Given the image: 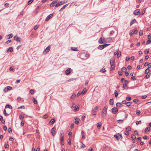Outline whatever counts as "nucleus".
<instances>
[{"label": "nucleus", "instance_id": "c756f323", "mask_svg": "<svg viewBox=\"0 0 151 151\" xmlns=\"http://www.w3.org/2000/svg\"><path fill=\"white\" fill-rule=\"evenodd\" d=\"M33 101L35 104H37V100L35 98L33 99Z\"/></svg>", "mask_w": 151, "mask_h": 151}, {"label": "nucleus", "instance_id": "f8f14e48", "mask_svg": "<svg viewBox=\"0 0 151 151\" xmlns=\"http://www.w3.org/2000/svg\"><path fill=\"white\" fill-rule=\"evenodd\" d=\"M115 59L114 58H111L110 60V64H114Z\"/></svg>", "mask_w": 151, "mask_h": 151}, {"label": "nucleus", "instance_id": "603ef678", "mask_svg": "<svg viewBox=\"0 0 151 151\" xmlns=\"http://www.w3.org/2000/svg\"><path fill=\"white\" fill-rule=\"evenodd\" d=\"M4 147L5 148H8L9 147V145L7 144H5Z\"/></svg>", "mask_w": 151, "mask_h": 151}, {"label": "nucleus", "instance_id": "6e6552de", "mask_svg": "<svg viewBox=\"0 0 151 151\" xmlns=\"http://www.w3.org/2000/svg\"><path fill=\"white\" fill-rule=\"evenodd\" d=\"M106 41L104 39L102 38V37H101L100 39L99 40V42L100 43H105Z\"/></svg>", "mask_w": 151, "mask_h": 151}, {"label": "nucleus", "instance_id": "f3484780", "mask_svg": "<svg viewBox=\"0 0 151 151\" xmlns=\"http://www.w3.org/2000/svg\"><path fill=\"white\" fill-rule=\"evenodd\" d=\"M55 121V119H52L50 122L49 123L50 124H52L54 123Z\"/></svg>", "mask_w": 151, "mask_h": 151}, {"label": "nucleus", "instance_id": "864d4df0", "mask_svg": "<svg viewBox=\"0 0 151 151\" xmlns=\"http://www.w3.org/2000/svg\"><path fill=\"white\" fill-rule=\"evenodd\" d=\"M114 137L116 138V139L117 140H119V137L116 135H114Z\"/></svg>", "mask_w": 151, "mask_h": 151}, {"label": "nucleus", "instance_id": "6e6d98bb", "mask_svg": "<svg viewBox=\"0 0 151 151\" xmlns=\"http://www.w3.org/2000/svg\"><path fill=\"white\" fill-rule=\"evenodd\" d=\"M72 134V132H69L68 135L70 138L71 137Z\"/></svg>", "mask_w": 151, "mask_h": 151}, {"label": "nucleus", "instance_id": "052dcab7", "mask_svg": "<svg viewBox=\"0 0 151 151\" xmlns=\"http://www.w3.org/2000/svg\"><path fill=\"white\" fill-rule=\"evenodd\" d=\"M138 101V100L136 99H134L133 100V101L135 104H136L137 102Z\"/></svg>", "mask_w": 151, "mask_h": 151}, {"label": "nucleus", "instance_id": "9d476101", "mask_svg": "<svg viewBox=\"0 0 151 151\" xmlns=\"http://www.w3.org/2000/svg\"><path fill=\"white\" fill-rule=\"evenodd\" d=\"M140 13V11L139 9L135 10L134 12V14L135 15H137L138 13Z\"/></svg>", "mask_w": 151, "mask_h": 151}, {"label": "nucleus", "instance_id": "4be33fe9", "mask_svg": "<svg viewBox=\"0 0 151 151\" xmlns=\"http://www.w3.org/2000/svg\"><path fill=\"white\" fill-rule=\"evenodd\" d=\"M86 88H84L83 89V91H82V92H81L82 93V94H83V95H84V94H85L86 93Z\"/></svg>", "mask_w": 151, "mask_h": 151}, {"label": "nucleus", "instance_id": "c85d7f7f", "mask_svg": "<svg viewBox=\"0 0 151 151\" xmlns=\"http://www.w3.org/2000/svg\"><path fill=\"white\" fill-rule=\"evenodd\" d=\"M131 104V102L129 101H128L126 103V105L127 106H129Z\"/></svg>", "mask_w": 151, "mask_h": 151}, {"label": "nucleus", "instance_id": "2eb2a0df", "mask_svg": "<svg viewBox=\"0 0 151 151\" xmlns=\"http://www.w3.org/2000/svg\"><path fill=\"white\" fill-rule=\"evenodd\" d=\"M116 106H117L119 107H121L123 106L121 103L118 102L116 104Z\"/></svg>", "mask_w": 151, "mask_h": 151}, {"label": "nucleus", "instance_id": "09e8293b", "mask_svg": "<svg viewBox=\"0 0 151 151\" xmlns=\"http://www.w3.org/2000/svg\"><path fill=\"white\" fill-rule=\"evenodd\" d=\"M61 5V4H60V3H58L57 4H56L55 5V6L56 7H58Z\"/></svg>", "mask_w": 151, "mask_h": 151}, {"label": "nucleus", "instance_id": "39448f33", "mask_svg": "<svg viewBox=\"0 0 151 151\" xmlns=\"http://www.w3.org/2000/svg\"><path fill=\"white\" fill-rule=\"evenodd\" d=\"M118 111V109L116 107L113 108L112 109V112L114 114H115Z\"/></svg>", "mask_w": 151, "mask_h": 151}, {"label": "nucleus", "instance_id": "774afa93", "mask_svg": "<svg viewBox=\"0 0 151 151\" xmlns=\"http://www.w3.org/2000/svg\"><path fill=\"white\" fill-rule=\"evenodd\" d=\"M58 2V1L57 0H55V1H53L52 3V4H54L57 3Z\"/></svg>", "mask_w": 151, "mask_h": 151}, {"label": "nucleus", "instance_id": "0eeeda50", "mask_svg": "<svg viewBox=\"0 0 151 151\" xmlns=\"http://www.w3.org/2000/svg\"><path fill=\"white\" fill-rule=\"evenodd\" d=\"M50 49V46H48L45 49V50L43 52L44 53H45L46 54L47 53V52H48Z\"/></svg>", "mask_w": 151, "mask_h": 151}, {"label": "nucleus", "instance_id": "4c0bfd02", "mask_svg": "<svg viewBox=\"0 0 151 151\" xmlns=\"http://www.w3.org/2000/svg\"><path fill=\"white\" fill-rule=\"evenodd\" d=\"M131 137L132 139H135L136 138L134 134H132L131 135Z\"/></svg>", "mask_w": 151, "mask_h": 151}, {"label": "nucleus", "instance_id": "7c9ffc66", "mask_svg": "<svg viewBox=\"0 0 151 151\" xmlns=\"http://www.w3.org/2000/svg\"><path fill=\"white\" fill-rule=\"evenodd\" d=\"M131 129V128L130 127H126V131H128L130 130Z\"/></svg>", "mask_w": 151, "mask_h": 151}, {"label": "nucleus", "instance_id": "338daca9", "mask_svg": "<svg viewBox=\"0 0 151 151\" xmlns=\"http://www.w3.org/2000/svg\"><path fill=\"white\" fill-rule=\"evenodd\" d=\"M118 73H119V75H120V76L122 75V71H119Z\"/></svg>", "mask_w": 151, "mask_h": 151}, {"label": "nucleus", "instance_id": "1a4fd4ad", "mask_svg": "<svg viewBox=\"0 0 151 151\" xmlns=\"http://www.w3.org/2000/svg\"><path fill=\"white\" fill-rule=\"evenodd\" d=\"M71 69L70 68H68L65 71L66 74L67 75H69L71 72Z\"/></svg>", "mask_w": 151, "mask_h": 151}, {"label": "nucleus", "instance_id": "4d7b16f0", "mask_svg": "<svg viewBox=\"0 0 151 151\" xmlns=\"http://www.w3.org/2000/svg\"><path fill=\"white\" fill-rule=\"evenodd\" d=\"M141 137H138L137 139V141L138 142H139V141H141Z\"/></svg>", "mask_w": 151, "mask_h": 151}, {"label": "nucleus", "instance_id": "de8ad7c7", "mask_svg": "<svg viewBox=\"0 0 151 151\" xmlns=\"http://www.w3.org/2000/svg\"><path fill=\"white\" fill-rule=\"evenodd\" d=\"M81 148H83L86 147V146L83 143H81Z\"/></svg>", "mask_w": 151, "mask_h": 151}, {"label": "nucleus", "instance_id": "f03ea898", "mask_svg": "<svg viewBox=\"0 0 151 151\" xmlns=\"http://www.w3.org/2000/svg\"><path fill=\"white\" fill-rule=\"evenodd\" d=\"M72 107L74 108V111L76 112L78 110L79 107L78 106L76 105L74 103L73 104V105Z\"/></svg>", "mask_w": 151, "mask_h": 151}, {"label": "nucleus", "instance_id": "bf43d9fd", "mask_svg": "<svg viewBox=\"0 0 151 151\" xmlns=\"http://www.w3.org/2000/svg\"><path fill=\"white\" fill-rule=\"evenodd\" d=\"M151 42V41L150 40H148L147 42V44H149Z\"/></svg>", "mask_w": 151, "mask_h": 151}, {"label": "nucleus", "instance_id": "4468645a", "mask_svg": "<svg viewBox=\"0 0 151 151\" xmlns=\"http://www.w3.org/2000/svg\"><path fill=\"white\" fill-rule=\"evenodd\" d=\"M98 109V107L97 106H96L92 110V112L93 113L96 112V111H97Z\"/></svg>", "mask_w": 151, "mask_h": 151}, {"label": "nucleus", "instance_id": "69168bd1", "mask_svg": "<svg viewBox=\"0 0 151 151\" xmlns=\"http://www.w3.org/2000/svg\"><path fill=\"white\" fill-rule=\"evenodd\" d=\"M48 117V116L47 114H45L43 116V117L45 119H46Z\"/></svg>", "mask_w": 151, "mask_h": 151}, {"label": "nucleus", "instance_id": "f704fd0d", "mask_svg": "<svg viewBox=\"0 0 151 151\" xmlns=\"http://www.w3.org/2000/svg\"><path fill=\"white\" fill-rule=\"evenodd\" d=\"M126 99L127 101H129L131 100V97L130 96H128L126 97Z\"/></svg>", "mask_w": 151, "mask_h": 151}, {"label": "nucleus", "instance_id": "49530a36", "mask_svg": "<svg viewBox=\"0 0 151 151\" xmlns=\"http://www.w3.org/2000/svg\"><path fill=\"white\" fill-rule=\"evenodd\" d=\"M150 127H147L146 128L145 131V132H146L147 131V132H148V131H150Z\"/></svg>", "mask_w": 151, "mask_h": 151}, {"label": "nucleus", "instance_id": "7ed1b4c3", "mask_svg": "<svg viewBox=\"0 0 151 151\" xmlns=\"http://www.w3.org/2000/svg\"><path fill=\"white\" fill-rule=\"evenodd\" d=\"M109 45V44H106L100 45L99 46L98 48L100 50H102L105 47Z\"/></svg>", "mask_w": 151, "mask_h": 151}, {"label": "nucleus", "instance_id": "473e14b6", "mask_svg": "<svg viewBox=\"0 0 151 151\" xmlns=\"http://www.w3.org/2000/svg\"><path fill=\"white\" fill-rule=\"evenodd\" d=\"M143 30H140L139 32V35L140 36H141L143 35Z\"/></svg>", "mask_w": 151, "mask_h": 151}, {"label": "nucleus", "instance_id": "6ab92c4d", "mask_svg": "<svg viewBox=\"0 0 151 151\" xmlns=\"http://www.w3.org/2000/svg\"><path fill=\"white\" fill-rule=\"evenodd\" d=\"M71 49L72 50L74 51H78V48L76 47H72L71 48Z\"/></svg>", "mask_w": 151, "mask_h": 151}, {"label": "nucleus", "instance_id": "37998d69", "mask_svg": "<svg viewBox=\"0 0 151 151\" xmlns=\"http://www.w3.org/2000/svg\"><path fill=\"white\" fill-rule=\"evenodd\" d=\"M127 70L126 68L125 67H123L122 68V71H125Z\"/></svg>", "mask_w": 151, "mask_h": 151}, {"label": "nucleus", "instance_id": "c03bdc74", "mask_svg": "<svg viewBox=\"0 0 151 151\" xmlns=\"http://www.w3.org/2000/svg\"><path fill=\"white\" fill-rule=\"evenodd\" d=\"M8 36L9 37L8 39H10V38H12L13 37V35L12 34H10L9 35H8Z\"/></svg>", "mask_w": 151, "mask_h": 151}, {"label": "nucleus", "instance_id": "ddd939ff", "mask_svg": "<svg viewBox=\"0 0 151 151\" xmlns=\"http://www.w3.org/2000/svg\"><path fill=\"white\" fill-rule=\"evenodd\" d=\"M111 66V70H113L115 67V65L114 64H110Z\"/></svg>", "mask_w": 151, "mask_h": 151}, {"label": "nucleus", "instance_id": "b1692460", "mask_svg": "<svg viewBox=\"0 0 151 151\" xmlns=\"http://www.w3.org/2000/svg\"><path fill=\"white\" fill-rule=\"evenodd\" d=\"M150 71V70L149 69V68H147V69H146L145 71V74H147Z\"/></svg>", "mask_w": 151, "mask_h": 151}, {"label": "nucleus", "instance_id": "412c9836", "mask_svg": "<svg viewBox=\"0 0 151 151\" xmlns=\"http://www.w3.org/2000/svg\"><path fill=\"white\" fill-rule=\"evenodd\" d=\"M5 107L6 108H9V109H12V106L9 105H6V106Z\"/></svg>", "mask_w": 151, "mask_h": 151}, {"label": "nucleus", "instance_id": "3c124183", "mask_svg": "<svg viewBox=\"0 0 151 151\" xmlns=\"http://www.w3.org/2000/svg\"><path fill=\"white\" fill-rule=\"evenodd\" d=\"M149 52V50L148 49H146L145 51V54H147Z\"/></svg>", "mask_w": 151, "mask_h": 151}, {"label": "nucleus", "instance_id": "2f4dec72", "mask_svg": "<svg viewBox=\"0 0 151 151\" xmlns=\"http://www.w3.org/2000/svg\"><path fill=\"white\" fill-rule=\"evenodd\" d=\"M101 126V123H97V127L98 128H100V127Z\"/></svg>", "mask_w": 151, "mask_h": 151}, {"label": "nucleus", "instance_id": "dca6fc26", "mask_svg": "<svg viewBox=\"0 0 151 151\" xmlns=\"http://www.w3.org/2000/svg\"><path fill=\"white\" fill-rule=\"evenodd\" d=\"M75 123L76 124H78L79 122L80 119L79 118H76L75 119Z\"/></svg>", "mask_w": 151, "mask_h": 151}, {"label": "nucleus", "instance_id": "5fc2aeb1", "mask_svg": "<svg viewBox=\"0 0 151 151\" xmlns=\"http://www.w3.org/2000/svg\"><path fill=\"white\" fill-rule=\"evenodd\" d=\"M9 140H10L11 141H13L14 140V139L13 138V137H9Z\"/></svg>", "mask_w": 151, "mask_h": 151}, {"label": "nucleus", "instance_id": "8fccbe9b", "mask_svg": "<svg viewBox=\"0 0 151 151\" xmlns=\"http://www.w3.org/2000/svg\"><path fill=\"white\" fill-rule=\"evenodd\" d=\"M141 113L140 111L139 110H137L136 111V113L137 114H139Z\"/></svg>", "mask_w": 151, "mask_h": 151}, {"label": "nucleus", "instance_id": "e2e57ef3", "mask_svg": "<svg viewBox=\"0 0 151 151\" xmlns=\"http://www.w3.org/2000/svg\"><path fill=\"white\" fill-rule=\"evenodd\" d=\"M38 27V26H37V25H35L34 27V29L35 30H36L37 29Z\"/></svg>", "mask_w": 151, "mask_h": 151}, {"label": "nucleus", "instance_id": "a19ab883", "mask_svg": "<svg viewBox=\"0 0 151 151\" xmlns=\"http://www.w3.org/2000/svg\"><path fill=\"white\" fill-rule=\"evenodd\" d=\"M76 95L75 93L73 94L71 97V99H73L75 97Z\"/></svg>", "mask_w": 151, "mask_h": 151}, {"label": "nucleus", "instance_id": "9b49d317", "mask_svg": "<svg viewBox=\"0 0 151 151\" xmlns=\"http://www.w3.org/2000/svg\"><path fill=\"white\" fill-rule=\"evenodd\" d=\"M53 14H52L48 15L46 18L45 20L48 21L50 19L52 16Z\"/></svg>", "mask_w": 151, "mask_h": 151}, {"label": "nucleus", "instance_id": "bb28decb", "mask_svg": "<svg viewBox=\"0 0 151 151\" xmlns=\"http://www.w3.org/2000/svg\"><path fill=\"white\" fill-rule=\"evenodd\" d=\"M114 93L115 96L116 97H117L118 96V92H117V91L116 90H115L114 91Z\"/></svg>", "mask_w": 151, "mask_h": 151}, {"label": "nucleus", "instance_id": "58836bf2", "mask_svg": "<svg viewBox=\"0 0 151 151\" xmlns=\"http://www.w3.org/2000/svg\"><path fill=\"white\" fill-rule=\"evenodd\" d=\"M141 123V121H137L136 122V124L137 125H138L139 124H140Z\"/></svg>", "mask_w": 151, "mask_h": 151}, {"label": "nucleus", "instance_id": "20e7f679", "mask_svg": "<svg viewBox=\"0 0 151 151\" xmlns=\"http://www.w3.org/2000/svg\"><path fill=\"white\" fill-rule=\"evenodd\" d=\"M14 38L15 40L20 42H21V40L20 37L17 36H14Z\"/></svg>", "mask_w": 151, "mask_h": 151}, {"label": "nucleus", "instance_id": "c9c22d12", "mask_svg": "<svg viewBox=\"0 0 151 151\" xmlns=\"http://www.w3.org/2000/svg\"><path fill=\"white\" fill-rule=\"evenodd\" d=\"M30 93L32 94H33L34 93L35 91L33 89H31L29 91Z\"/></svg>", "mask_w": 151, "mask_h": 151}, {"label": "nucleus", "instance_id": "ea45409f", "mask_svg": "<svg viewBox=\"0 0 151 151\" xmlns=\"http://www.w3.org/2000/svg\"><path fill=\"white\" fill-rule=\"evenodd\" d=\"M6 88H7V89L8 90H11L12 89V87L9 86H7L6 87Z\"/></svg>", "mask_w": 151, "mask_h": 151}, {"label": "nucleus", "instance_id": "a878e982", "mask_svg": "<svg viewBox=\"0 0 151 151\" xmlns=\"http://www.w3.org/2000/svg\"><path fill=\"white\" fill-rule=\"evenodd\" d=\"M109 104L111 105H113L114 104V101L113 99H111L109 101Z\"/></svg>", "mask_w": 151, "mask_h": 151}, {"label": "nucleus", "instance_id": "a211bd4d", "mask_svg": "<svg viewBox=\"0 0 151 151\" xmlns=\"http://www.w3.org/2000/svg\"><path fill=\"white\" fill-rule=\"evenodd\" d=\"M68 6V4H66L64 6H63L62 8H61L60 10L59 11H61L62 10H63V9H65V8L66 7Z\"/></svg>", "mask_w": 151, "mask_h": 151}, {"label": "nucleus", "instance_id": "cd10ccee", "mask_svg": "<svg viewBox=\"0 0 151 151\" xmlns=\"http://www.w3.org/2000/svg\"><path fill=\"white\" fill-rule=\"evenodd\" d=\"M121 52L120 51H119L118 52H117V58H119L121 55Z\"/></svg>", "mask_w": 151, "mask_h": 151}, {"label": "nucleus", "instance_id": "72a5a7b5", "mask_svg": "<svg viewBox=\"0 0 151 151\" xmlns=\"http://www.w3.org/2000/svg\"><path fill=\"white\" fill-rule=\"evenodd\" d=\"M106 71V70L105 69H102L101 70H100V71L103 73H105Z\"/></svg>", "mask_w": 151, "mask_h": 151}, {"label": "nucleus", "instance_id": "a18cd8bd", "mask_svg": "<svg viewBox=\"0 0 151 151\" xmlns=\"http://www.w3.org/2000/svg\"><path fill=\"white\" fill-rule=\"evenodd\" d=\"M4 114H5L6 116H8L9 115V114H7L6 113V110L5 109H4Z\"/></svg>", "mask_w": 151, "mask_h": 151}, {"label": "nucleus", "instance_id": "393cba45", "mask_svg": "<svg viewBox=\"0 0 151 151\" xmlns=\"http://www.w3.org/2000/svg\"><path fill=\"white\" fill-rule=\"evenodd\" d=\"M60 137H64V133L62 131L60 133Z\"/></svg>", "mask_w": 151, "mask_h": 151}, {"label": "nucleus", "instance_id": "e433bc0d", "mask_svg": "<svg viewBox=\"0 0 151 151\" xmlns=\"http://www.w3.org/2000/svg\"><path fill=\"white\" fill-rule=\"evenodd\" d=\"M34 0H29L28 1L27 3V4L28 5L30 4H31L33 1Z\"/></svg>", "mask_w": 151, "mask_h": 151}, {"label": "nucleus", "instance_id": "5701e85b", "mask_svg": "<svg viewBox=\"0 0 151 151\" xmlns=\"http://www.w3.org/2000/svg\"><path fill=\"white\" fill-rule=\"evenodd\" d=\"M136 22V20L135 19H133L130 22V25H132L133 24L135 23Z\"/></svg>", "mask_w": 151, "mask_h": 151}, {"label": "nucleus", "instance_id": "aec40b11", "mask_svg": "<svg viewBox=\"0 0 151 151\" xmlns=\"http://www.w3.org/2000/svg\"><path fill=\"white\" fill-rule=\"evenodd\" d=\"M13 49L12 47H9V49L7 50V51H9L10 52H12L13 51Z\"/></svg>", "mask_w": 151, "mask_h": 151}, {"label": "nucleus", "instance_id": "f257e3e1", "mask_svg": "<svg viewBox=\"0 0 151 151\" xmlns=\"http://www.w3.org/2000/svg\"><path fill=\"white\" fill-rule=\"evenodd\" d=\"M107 108V106H105L102 112V116L103 118L105 117L106 115V110Z\"/></svg>", "mask_w": 151, "mask_h": 151}, {"label": "nucleus", "instance_id": "13d9d810", "mask_svg": "<svg viewBox=\"0 0 151 151\" xmlns=\"http://www.w3.org/2000/svg\"><path fill=\"white\" fill-rule=\"evenodd\" d=\"M82 93L81 91L79 92L77 94V96H80L81 94H82Z\"/></svg>", "mask_w": 151, "mask_h": 151}, {"label": "nucleus", "instance_id": "79ce46f5", "mask_svg": "<svg viewBox=\"0 0 151 151\" xmlns=\"http://www.w3.org/2000/svg\"><path fill=\"white\" fill-rule=\"evenodd\" d=\"M124 134L126 135H129V132L126 130L125 131Z\"/></svg>", "mask_w": 151, "mask_h": 151}, {"label": "nucleus", "instance_id": "0e129e2a", "mask_svg": "<svg viewBox=\"0 0 151 151\" xmlns=\"http://www.w3.org/2000/svg\"><path fill=\"white\" fill-rule=\"evenodd\" d=\"M123 88H125V87H127V85L126 83H124L123 84Z\"/></svg>", "mask_w": 151, "mask_h": 151}, {"label": "nucleus", "instance_id": "423d86ee", "mask_svg": "<svg viewBox=\"0 0 151 151\" xmlns=\"http://www.w3.org/2000/svg\"><path fill=\"white\" fill-rule=\"evenodd\" d=\"M55 130L56 128L55 127H54L51 129V134L53 136H54L55 134Z\"/></svg>", "mask_w": 151, "mask_h": 151}, {"label": "nucleus", "instance_id": "680f3d73", "mask_svg": "<svg viewBox=\"0 0 151 151\" xmlns=\"http://www.w3.org/2000/svg\"><path fill=\"white\" fill-rule=\"evenodd\" d=\"M8 132L9 133H11L12 132V130L11 127H9L8 129Z\"/></svg>", "mask_w": 151, "mask_h": 151}]
</instances>
